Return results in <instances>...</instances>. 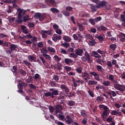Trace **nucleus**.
Returning <instances> with one entry per match:
<instances>
[{"label":"nucleus","mask_w":125,"mask_h":125,"mask_svg":"<svg viewBox=\"0 0 125 125\" xmlns=\"http://www.w3.org/2000/svg\"><path fill=\"white\" fill-rule=\"evenodd\" d=\"M62 13L64 16H66V17H69V16H70V12L66 10H62Z\"/></svg>","instance_id":"obj_21"},{"label":"nucleus","mask_w":125,"mask_h":125,"mask_svg":"<svg viewBox=\"0 0 125 125\" xmlns=\"http://www.w3.org/2000/svg\"><path fill=\"white\" fill-rule=\"evenodd\" d=\"M56 114L61 113V111L63 110V106L61 104H57L55 107Z\"/></svg>","instance_id":"obj_8"},{"label":"nucleus","mask_w":125,"mask_h":125,"mask_svg":"<svg viewBox=\"0 0 125 125\" xmlns=\"http://www.w3.org/2000/svg\"><path fill=\"white\" fill-rule=\"evenodd\" d=\"M109 47L112 51H114V50H116V48H117V44H116V43L111 44L109 45Z\"/></svg>","instance_id":"obj_25"},{"label":"nucleus","mask_w":125,"mask_h":125,"mask_svg":"<svg viewBox=\"0 0 125 125\" xmlns=\"http://www.w3.org/2000/svg\"><path fill=\"white\" fill-rule=\"evenodd\" d=\"M97 71H100L101 73H102V66L101 65H97Z\"/></svg>","instance_id":"obj_57"},{"label":"nucleus","mask_w":125,"mask_h":125,"mask_svg":"<svg viewBox=\"0 0 125 125\" xmlns=\"http://www.w3.org/2000/svg\"><path fill=\"white\" fill-rule=\"evenodd\" d=\"M18 83H19L18 85L19 89H22V88H27V87H28V84L27 83H24L21 80L19 81Z\"/></svg>","instance_id":"obj_5"},{"label":"nucleus","mask_w":125,"mask_h":125,"mask_svg":"<svg viewBox=\"0 0 125 125\" xmlns=\"http://www.w3.org/2000/svg\"><path fill=\"white\" fill-rule=\"evenodd\" d=\"M52 40L55 42H56L58 41H60L61 40V36L58 35L56 34H54L53 35V37L52 38Z\"/></svg>","instance_id":"obj_10"},{"label":"nucleus","mask_w":125,"mask_h":125,"mask_svg":"<svg viewBox=\"0 0 125 125\" xmlns=\"http://www.w3.org/2000/svg\"><path fill=\"white\" fill-rule=\"evenodd\" d=\"M75 70L78 74H82L83 73V69L81 67H77Z\"/></svg>","instance_id":"obj_50"},{"label":"nucleus","mask_w":125,"mask_h":125,"mask_svg":"<svg viewBox=\"0 0 125 125\" xmlns=\"http://www.w3.org/2000/svg\"><path fill=\"white\" fill-rule=\"evenodd\" d=\"M62 46H63V47H65V48H68V47H69L70 46V43L68 42H64V43H62L61 45Z\"/></svg>","instance_id":"obj_31"},{"label":"nucleus","mask_w":125,"mask_h":125,"mask_svg":"<svg viewBox=\"0 0 125 125\" xmlns=\"http://www.w3.org/2000/svg\"><path fill=\"white\" fill-rule=\"evenodd\" d=\"M69 57L72 58H77L78 57V55L75 54V53H71L69 54Z\"/></svg>","instance_id":"obj_48"},{"label":"nucleus","mask_w":125,"mask_h":125,"mask_svg":"<svg viewBox=\"0 0 125 125\" xmlns=\"http://www.w3.org/2000/svg\"><path fill=\"white\" fill-rule=\"evenodd\" d=\"M88 93H89L90 96L91 97H94V94H93V91L91 90H89L88 91Z\"/></svg>","instance_id":"obj_53"},{"label":"nucleus","mask_w":125,"mask_h":125,"mask_svg":"<svg viewBox=\"0 0 125 125\" xmlns=\"http://www.w3.org/2000/svg\"><path fill=\"white\" fill-rule=\"evenodd\" d=\"M61 52L62 53V54H67V51L62 48L61 49Z\"/></svg>","instance_id":"obj_63"},{"label":"nucleus","mask_w":125,"mask_h":125,"mask_svg":"<svg viewBox=\"0 0 125 125\" xmlns=\"http://www.w3.org/2000/svg\"><path fill=\"white\" fill-rule=\"evenodd\" d=\"M75 53L77 55L79 56H83V49H77L75 50Z\"/></svg>","instance_id":"obj_13"},{"label":"nucleus","mask_w":125,"mask_h":125,"mask_svg":"<svg viewBox=\"0 0 125 125\" xmlns=\"http://www.w3.org/2000/svg\"><path fill=\"white\" fill-rule=\"evenodd\" d=\"M121 21L122 22H125V16L124 15H121Z\"/></svg>","instance_id":"obj_64"},{"label":"nucleus","mask_w":125,"mask_h":125,"mask_svg":"<svg viewBox=\"0 0 125 125\" xmlns=\"http://www.w3.org/2000/svg\"><path fill=\"white\" fill-rule=\"evenodd\" d=\"M52 32L53 30L51 29H50L49 30H44V33H45V34H47V35H49V36H51L52 34H53Z\"/></svg>","instance_id":"obj_30"},{"label":"nucleus","mask_w":125,"mask_h":125,"mask_svg":"<svg viewBox=\"0 0 125 125\" xmlns=\"http://www.w3.org/2000/svg\"><path fill=\"white\" fill-rule=\"evenodd\" d=\"M96 44V42H95V40L91 39L90 41H89V45L91 46H93V45H95Z\"/></svg>","instance_id":"obj_22"},{"label":"nucleus","mask_w":125,"mask_h":125,"mask_svg":"<svg viewBox=\"0 0 125 125\" xmlns=\"http://www.w3.org/2000/svg\"><path fill=\"white\" fill-rule=\"evenodd\" d=\"M25 82L27 83H33V77L32 76H30L28 79H25Z\"/></svg>","instance_id":"obj_20"},{"label":"nucleus","mask_w":125,"mask_h":125,"mask_svg":"<svg viewBox=\"0 0 125 125\" xmlns=\"http://www.w3.org/2000/svg\"><path fill=\"white\" fill-rule=\"evenodd\" d=\"M65 123L67 125H70L72 123H73V119H72V118L69 115L66 116V119H65Z\"/></svg>","instance_id":"obj_9"},{"label":"nucleus","mask_w":125,"mask_h":125,"mask_svg":"<svg viewBox=\"0 0 125 125\" xmlns=\"http://www.w3.org/2000/svg\"><path fill=\"white\" fill-rule=\"evenodd\" d=\"M112 65H115V67H116V68H119V64H118V63L117 62V61L116 60H113L112 61Z\"/></svg>","instance_id":"obj_40"},{"label":"nucleus","mask_w":125,"mask_h":125,"mask_svg":"<svg viewBox=\"0 0 125 125\" xmlns=\"http://www.w3.org/2000/svg\"><path fill=\"white\" fill-rule=\"evenodd\" d=\"M77 26H78L79 27V30L80 31H83V24H81L80 22L77 23Z\"/></svg>","instance_id":"obj_36"},{"label":"nucleus","mask_w":125,"mask_h":125,"mask_svg":"<svg viewBox=\"0 0 125 125\" xmlns=\"http://www.w3.org/2000/svg\"><path fill=\"white\" fill-rule=\"evenodd\" d=\"M111 115L113 116H122V112L121 111H117L116 110H112L111 112Z\"/></svg>","instance_id":"obj_14"},{"label":"nucleus","mask_w":125,"mask_h":125,"mask_svg":"<svg viewBox=\"0 0 125 125\" xmlns=\"http://www.w3.org/2000/svg\"><path fill=\"white\" fill-rule=\"evenodd\" d=\"M89 22L90 23V24H91V25H95V19H90L89 20Z\"/></svg>","instance_id":"obj_45"},{"label":"nucleus","mask_w":125,"mask_h":125,"mask_svg":"<svg viewBox=\"0 0 125 125\" xmlns=\"http://www.w3.org/2000/svg\"><path fill=\"white\" fill-rule=\"evenodd\" d=\"M103 84H104V86H109V85H110V81H104L103 83Z\"/></svg>","instance_id":"obj_49"},{"label":"nucleus","mask_w":125,"mask_h":125,"mask_svg":"<svg viewBox=\"0 0 125 125\" xmlns=\"http://www.w3.org/2000/svg\"><path fill=\"white\" fill-rule=\"evenodd\" d=\"M87 123V118H83V119L82 121V124H83V125H85Z\"/></svg>","instance_id":"obj_55"},{"label":"nucleus","mask_w":125,"mask_h":125,"mask_svg":"<svg viewBox=\"0 0 125 125\" xmlns=\"http://www.w3.org/2000/svg\"><path fill=\"white\" fill-rule=\"evenodd\" d=\"M84 80L85 82V83H88V85H96V84H97V83H98V82L95 80H89L88 81V80H89V79L88 78H84Z\"/></svg>","instance_id":"obj_6"},{"label":"nucleus","mask_w":125,"mask_h":125,"mask_svg":"<svg viewBox=\"0 0 125 125\" xmlns=\"http://www.w3.org/2000/svg\"><path fill=\"white\" fill-rule=\"evenodd\" d=\"M104 100V98L102 97V96H98L96 100V101H98V102H101Z\"/></svg>","instance_id":"obj_34"},{"label":"nucleus","mask_w":125,"mask_h":125,"mask_svg":"<svg viewBox=\"0 0 125 125\" xmlns=\"http://www.w3.org/2000/svg\"><path fill=\"white\" fill-rule=\"evenodd\" d=\"M44 32V30H41V34L42 36V38H43L44 39H46V38L47 37V35L45 34V32Z\"/></svg>","instance_id":"obj_41"},{"label":"nucleus","mask_w":125,"mask_h":125,"mask_svg":"<svg viewBox=\"0 0 125 125\" xmlns=\"http://www.w3.org/2000/svg\"><path fill=\"white\" fill-rule=\"evenodd\" d=\"M38 46L40 48H42V47H43V44L42 43V42H39L38 43Z\"/></svg>","instance_id":"obj_62"},{"label":"nucleus","mask_w":125,"mask_h":125,"mask_svg":"<svg viewBox=\"0 0 125 125\" xmlns=\"http://www.w3.org/2000/svg\"><path fill=\"white\" fill-rule=\"evenodd\" d=\"M20 73L23 77H25V76H26V75L27 74V72H26V71L23 70L22 69H20Z\"/></svg>","instance_id":"obj_38"},{"label":"nucleus","mask_w":125,"mask_h":125,"mask_svg":"<svg viewBox=\"0 0 125 125\" xmlns=\"http://www.w3.org/2000/svg\"><path fill=\"white\" fill-rule=\"evenodd\" d=\"M8 43L9 42H3V40H0V45H2L4 48H7L8 47Z\"/></svg>","instance_id":"obj_11"},{"label":"nucleus","mask_w":125,"mask_h":125,"mask_svg":"<svg viewBox=\"0 0 125 125\" xmlns=\"http://www.w3.org/2000/svg\"><path fill=\"white\" fill-rule=\"evenodd\" d=\"M81 116L83 118H85V117L87 116V114L86 113V111H85V110H82L81 111Z\"/></svg>","instance_id":"obj_27"},{"label":"nucleus","mask_w":125,"mask_h":125,"mask_svg":"<svg viewBox=\"0 0 125 125\" xmlns=\"http://www.w3.org/2000/svg\"><path fill=\"white\" fill-rule=\"evenodd\" d=\"M49 91L44 93L45 97H49L50 96L51 98H54L55 97L54 95L57 96L59 95V91L58 90H55V88H50Z\"/></svg>","instance_id":"obj_2"},{"label":"nucleus","mask_w":125,"mask_h":125,"mask_svg":"<svg viewBox=\"0 0 125 125\" xmlns=\"http://www.w3.org/2000/svg\"><path fill=\"white\" fill-rule=\"evenodd\" d=\"M99 108L101 109H104V111L102 114V118H104V117H107L109 113H110V109L108 108V106L104 105V104H100L99 105Z\"/></svg>","instance_id":"obj_4"},{"label":"nucleus","mask_w":125,"mask_h":125,"mask_svg":"<svg viewBox=\"0 0 125 125\" xmlns=\"http://www.w3.org/2000/svg\"><path fill=\"white\" fill-rule=\"evenodd\" d=\"M23 62L24 63H25V65H26V66H27V67L32 66V64L31 63V62H29L28 61L26 60H23Z\"/></svg>","instance_id":"obj_37"},{"label":"nucleus","mask_w":125,"mask_h":125,"mask_svg":"<svg viewBox=\"0 0 125 125\" xmlns=\"http://www.w3.org/2000/svg\"><path fill=\"white\" fill-rule=\"evenodd\" d=\"M63 41H65V42H70L71 41H72V39H71L70 37L67 36H64L63 37Z\"/></svg>","instance_id":"obj_19"},{"label":"nucleus","mask_w":125,"mask_h":125,"mask_svg":"<svg viewBox=\"0 0 125 125\" xmlns=\"http://www.w3.org/2000/svg\"><path fill=\"white\" fill-rule=\"evenodd\" d=\"M89 74L87 73V72H84V73H83L82 74V77H83L84 79V78H87L90 79V78L89 77Z\"/></svg>","instance_id":"obj_16"},{"label":"nucleus","mask_w":125,"mask_h":125,"mask_svg":"<svg viewBox=\"0 0 125 125\" xmlns=\"http://www.w3.org/2000/svg\"><path fill=\"white\" fill-rule=\"evenodd\" d=\"M97 39H98L100 42H103L104 41V38H103L101 35L98 36L97 37Z\"/></svg>","instance_id":"obj_51"},{"label":"nucleus","mask_w":125,"mask_h":125,"mask_svg":"<svg viewBox=\"0 0 125 125\" xmlns=\"http://www.w3.org/2000/svg\"><path fill=\"white\" fill-rule=\"evenodd\" d=\"M28 59L30 62H36V57L33 56V55H29L28 57Z\"/></svg>","instance_id":"obj_17"},{"label":"nucleus","mask_w":125,"mask_h":125,"mask_svg":"<svg viewBox=\"0 0 125 125\" xmlns=\"http://www.w3.org/2000/svg\"><path fill=\"white\" fill-rule=\"evenodd\" d=\"M48 50L49 51H50V52H53L54 53H55L56 52V51H55V49H54V48H53L52 47H48Z\"/></svg>","instance_id":"obj_47"},{"label":"nucleus","mask_w":125,"mask_h":125,"mask_svg":"<svg viewBox=\"0 0 125 125\" xmlns=\"http://www.w3.org/2000/svg\"><path fill=\"white\" fill-rule=\"evenodd\" d=\"M64 69L67 71V72H70L72 69H71V67L68 66H65Z\"/></svg>","instance_id":"obj_61"},{"label":"nucleus","mask_w":125,"mask_h":125,"mask_svg":"<svg viewBox=\"0 0 125 125\" xmlns=\"http://www.w3.org/2000/svg\"><path fill=\"white\" fill-rule=\"evenodd\" d=\"M17 48H18V46L17 45L14 44L10 45V49L13 52L14 51V50H17Z\"/></svg>","instance_id":"obj_15"},{"label":"nucleus","mask_w":125,"mask_h":125,"mask_svg":"<svg viewBox=\"0 0 125 125\" xmlns=\"http://www.w3.org/2000/svg\"><path fill=\"white\" fill-rule=\"evenodd\" d=\"M50 85L52 87H57L58 86V83H56L54 81H50Z\"/></svg>","instance_id":"obj_26"},{"label":"nucleus","mask_w":125,"mask_h":125,"mask_svg":"<svg viewBox=\"0 0 125 125\" xmlns=\"http://www.w3.org/2000/svg\"><path fill=\"white\" fill-rule=\"evenodd\" d=\"M12 4L14 8H17L18 5H17V2H18V0H12Z\"/></svg>","instance_id":"obj_23"},{"label":"nucleus","mask_w":125,"mask_h":125,"mask_svg":"<svg viewBox=\"0 0 125 125\" xmlns=\"http://www.w3.org/2000/svg\"><path fill=\"white\" fill-rule=\"evenodd\" d=\"M75 104H76V103L74 101H69L67 103V105H68V106H70V107H73V106H75Z\"/></svg>","instance_id":"obj_29"},{"label":"nucleus","mask_w":125,"mask_h":125,"mask_svg":"<svg viewBox=\"0 0 125 125\" xmlns=\"http://www.w3.org/2000/svg\"><path fill=\"white\" fill-rule=\"evenodd\" d=\"M17 11L18 12L17 19L15 21V23L21 24L23 23V9L18 8Z\"/></svg>","instance_id":"obj_3"},{"label":"nucleus","mask_w":125,"mask_h":125,"mask_svg":"<svg viewBox=\"0 0 125 125\" xmlns=\"http://www.w3.org/2000/svg\"><path fill=\"white\" fill-rule=\"evenodd\" d=\"M56 33L58 35H61L62 34V31L61 29H58L56 30Z\"/></svg>","instance_id":"obj_60"},{"label":"nucleus","mask_w":125,"mask_h":125,"mask_svg":"<svg viewBox=\"0 0 125 125\" xmlns=\"http://www.w3.org/2000/svg\"><path fill=\"white\" fill-rule=\"evenodd\" d=\"M13 73L15 74V75H17L18 72H17V66L14 65L13 66Z\"/></svg>","instance_id":"obj_44"},{"label":"nucleus","mask_w":125,"mask_h":125,"mask_svg":"<svg viewBox=\"0 0 125 125\" xmlns=\"http://www.w3.org/2000/svg\"><path fill=\"white\" fill-rule=\"evenodd\" d=\"M57 69L59 71H61V70H62V64L60 62L57 63Z\"/></svg>","instance_id":"obj_42"},{"label":"nucleus","mask_w":125,"mask_h":125,"mask_svg":"<svg viewBox=\"0 0 125 125\" xmlns=\"http://www.w3.org/2000/svg\"><path fill=\"white\" fill-rule=\"evenodd\" d=\"M50 10L52 12V13H59V12H60L59 10L57 9L56 8H52L50 9Z\"/></svg>","instance_id":"obj_33"},{"label":"nucleus","mask_w":125,"mask_h":125,"mask_svg":"<svg viewBox=\"0 0 125 125\" xmlns=\"http://www.w3.org/2000/svg\"><path fill=\"white\" fill-rule=\"evenodd\" d=\"M91 56H93L95 58H102V57L98 54L97 51H93L91 53Z\"/></svg>","instance_id":"obj_12"},{"label":"nucleus","mask_w":125,"mask_h":125,"mask_svg":"<svg viewBox=\"0 0 125 125\" xmlns=\"http://www.w3.org/2000/svg\"><path fill=\"white\" fill-rule=\"evenodd\" d=\"M28 20H31V19L29 18V15H25V16L23 17V22H27Z\"/></svg>","instance_id":"obj_28"},{"label":"nucleus","mask_w":125,"mask_h":125,"mask_svg":"<svg viewBox=\"0 0 125 125\" xmlns=\"http://www.w3.org/2000/svg\"><path fill=\"white\" fill-rule=\"evenodd\" d=\"M93 2L95 3H96L97 5H94V4H91V9H92V11H96L97 9L96 8H101V7H104V6H106V4H107V2L106 0L100 1L99 0H93Z\"/></svg>","instance_id":"obj_1"},{"label":"nucleus","mask_w":125,"mask_h":125,"mask_svg":"<svg viewBox=\"0 0 125 125\" xmlns=\"http://www.w3.org/2000/svg\"><path fill=\"white\" fill-rule=\"evenodd\" d=\"M114 86L116 89H118L119 87H121V84L116 83L115 84H114Z\"/></svg>","instance_id":"obj_58"},{"label":"nucleus","mask_w":125,"mask_h":125,"mask_svg":"<svg viewBox=\"0 0 125 125\" xmlns=\"http://www.w3.org/2000/svg\"><path fill=\"white\" fill-rule=\"evenodd\" d=\"M86 61H87V62L89 63L92 62V60H91V58H90V56L89 57H86Z\"/></svg>","instance_id":"obj_52"},{"label":"nucleus","mask_w":125,"mask_h":125,"mask_svg":"<svg viewBox=\"0 0 125 125\" xmlns=\"http://www.w3.org/2000/svg\"><path fill=\"white\" fill-rule=\"evenodd\" d=\"M46 3L47 4L54 5L55 4V0H46Z\"/></svg>","instance_id":"obj_18"},{"label":"nucleus","mask_w":125,"mask_h":125,"mask_svg":"<svg viewBox=\"0 0 125 125\" xmlns=\"http://www.w3.org/2000/svg\"><path fill=\"white\" fill-rule=\"evenodd\" d=\"M45 18V15L42 13L40 14V17L39 18V20L41 22H42L43 20H44V19Z\"/></svg>","instance_id":"obj_32"},{"label":"nucleus","mask_w":125,"mask_h":125,"mask_svg":"<svg viewBox=\"0 0 125 125\" xmlns=\"http://www.w3.org/2000/svg\"><path fill=\"white\" fill-rule=\"evenodd\" d=\"M101 20H102V18H101V17L95 18V21L96 23H97V22H99V21H101Z\"/></svg>","instance_id":"obj_54"},{"label":"nucleus","mask_w":125,"mask_h":125,"mask_svg":"<svg viewBox=\"0 0 125 125\" xmlns=\"http://www.w3.org/2000/svg\"><path fill=\"white\" fill-rule=\"evenodd\" d=\"M42 56H44V57H45V59L47 60H50V59H51V57L46 54H42Z\"/></svg>","instance_id":"obj_46"},{"label":"nucleus","mask_w":125,"mask_h":125,"mask_svg":"<svg viewBox=\"0 0 125 125\" xmlns=\"http://www.w3.org/2000/svg\"><path fill=\"white\" fill-rule=\"evenodd\" d=\"M40 17H41V13H36L34 14L35 19H39Z\"/></svg>","instance_id":"obj_43"},{"label":"nucleus","mask_w":125,"mask_h":125,"mask_svg":"<svg viewBox=\"0 0 125 125\" xmlns=\"http://www.w3.org/2000/svg\"><path fill=\"white\" fill-rule=\"evenodd\" d=\"M60 88H61L62 90H64L66 94H69L70 89H69V88H68L67 85L62 84L61 85Z\"/></svg>","instance_id":"obj_7"},{"label":"nucleus","mask_w":125,"mask_h":125,"mask_svg":"<svg viewBox=\"0 0 125 125\" xmlns=\"http://www.w3.org/2000/svg\"><path fill=\"white\" fill-rule=\"evenodd\" d=\"M85 37L88 40H92L93 39V36H92V35H91L90 34H86L85 35Z\"/></svg>","instance_id":"obj_35"},{"label":"nucleus","mask_w":125,"mask_h":125,"mask_svg":"<svg viewBox=\"0 0 125 125\" xmlns=\"http://www.w3.org/2000/svg\"><path fill=\"white\" fill-rule=\"evenodd\" d=\"M64 62H65V64L68 65V64H70V63H72V62H74V61L73 60H72V59H71L65 58L64 59Z\"/></svg>","instance_id":"obj_24"},{"label":"nucleus","mask_w":125,"mask_h":125,"mask_svg":"<svg viewBox=\"0 0 125 125\" xmlns=\"http://www.w3.org/2000/svg\"><path fill=\"white\" fill-rule=\"evenodd\" d=\"M41 53L42 54H46V53H48V51L45 48H42V49L41 50Z\"/></svg>","instance_id":"obj_39"},{"label":"nucleus","mask_w":125,"mask_h":125,"mask_svg":"<svg viewBox=\"0 0 125 125\" xmlns=\"http://www.w3.org/2000/svg\"><path fill=\"white\" fill-rule=\"evenodd\" d=\"M28 26L29 28H34L35 27V23L34 22H29L28 23Z\"/></svg>","instance_id":"obj_59"},{"label":"nucleus","mask_w":125,"mask_h":125,"mask_svg":"<svg viewBox=\"0 0 125 125\" xmlns=\"http://www.w3.org/2000/svg\"><path fill=\"white\" fill-rule=\"evenodd\" d=\"M53 79L56 82H58V81H59V76L57 75H55L53 76Z\"/></svg>","instance_id":"obj_56"}]
</instances>
